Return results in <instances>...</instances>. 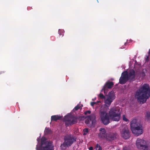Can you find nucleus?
I'll return each mask as SVG.
<instances>
[{"mask_svg": "<svg viewBox=\"0 0 150 150\" xmlns=\"http://www.w3.org/2000/svg\"><path fill=\"white\" fill-rule=\"evenodd\" d=\"M136 97L140 103H143L150 96V90L149 85L144 84L136 92Z\"/></svg>", "mask_w": 150, "mask_h": 150, "instance_id": "obj_1", "label": "nucleus"}, {"mask_svg": "<svg viewBox=\"0 0 150 150\" xmlns=\"http://www.w3.org/2000/svg\"><path fill=\"white\" fill-rule=\"evenodd\" d=\"M85 119L83 116H74L72 115H67L65 117L64 121L66 127L69 126L77 122V120L81 121Z\"/></svg>", "mask_w": 150, "mask_h": 150, "instance_id": "obj_2", "label": "nucleus"}, {"mask_svg": "<svg viewBox=\"0 0 150 150\" xmlns=\"http://www.w3.org/2000/svg\"><path fill=\"white\" fill-rule=\"evenodd\" d=\"M121 110L117 107L112 108L109 112L110 119L115 121H119L121 116Z\"/></svg>", "mask_w": 150, "mask_h": 150, "instance_id": "obj_3", "label": "nucleus"}, {"mask_svg": "<svg viewBox=\"0 0 150 150\" xmlns=\"http://www.w3.org/2000/svg\"><path fill=\"white\" fill-rule=\"evenodd\" d=\"M100 113V117L103 124L105 125H108L110 122L109 115L105 111H101Z\"/></svg>", "mask_w": 150, "mask_h": 150, "instance_id": "obj_4", "label": "nucleus"}, {"mask_svg": "<svg viewBox=\"0 0 150 150\" xmlns=\"http://www.w3.org/2000/svg\"><path fill=\"white\" fill-rule=\"evenodd\" d=\"M64 144L67 146H70L74 142L76 141V139L73 136L69 135L64 137Z\"/></svg>", "mask_w": 150, "mask_h": 150, "instance_id": "obj_5", "label": "nucleus"}, {"mask_svg": "<svg viewBox=\"0 0 150 150\" xmlns=\"http://www.w3.org/2000/svg\"><path fill=\"white\" fill-rule=\"evenodd\" d=\"M145 141L139 138L137 139L136 145L137 148L139 149H142L143 150H147L148 146L145 145Z\"/></svg>", "mask_w": 150, "mask_h": 150, "instance_id": "obj_6", "label": "nucleus"}, {"mask_svg": "<svg viewBox=\"0 0 150 150\" xmlns=\"http://www.w3.org/2000/svg\"><path fill=\"white\" fill-rule=\"evenodd\" d=\"M115 98V95L113 93L112 91L110 92L108 94L107 99L105 101V103L106 105V106L108 107L110 106Z\"/></svg>", "mask_w": 150, "mask_h": 150, "instance_id": "obj_7", "label": "nucleus"}, {"mask_svg": "<svg viewBox=\"0 0 150 150\" xmlns=\"http://www.w3.org/2000/svg\"><path fill=\"white\" fill-rule=\"evenodd\" d=\"M124 71L127 72V76L129 80L132 81L134 80L135 78L136 77V74L134 70L130 69L128 72L127 71Z\"/></svg>", "mask_w": 150, "mask_h": 150, "instance_id": "obj_8", "label": "nucleus"}, {"mask_svg": "<svg viewBox=\"0 0 150 150\" xmlns=\"http://www.w3.org/2000/svg\"><path fill=\"white\" fill-rule=\"evenodd\" d=\"M122 137L125 139H127L130 137V134L129 129L127 127H125L121 132Z\"/></svg>", "mask_w": 150, "mask_h": 150, "instance_id": "obj_9", "label": "nucleus"}, {"mask_svg": "<svg viewBox=\"0 0 150 150\" xmlns=\"http://www.w3.org/2000/svg\"><path fill=\"white\" fill-rule=\"evenodd\" d=\"M131 130L133 133L137 136L143 133L142 127L140 126L132 128Z\"/></svg>", "mask_w": 150, "mask_h": 150, "instance_id": "obj_10", "label": "nucleus"}, {"mask_svg": "<svg viewBox=\"0 0 150 150\" xmlns=\"http://www.w3.org/2000/svg\"><path fill=\"white\" fill-rule=\"evenodd\" d=\"M127 74V72L125 71L122 73L121 76L119 79V83L120 84H124L129 80Z\"/></svg>", "mask_w": 150, "mask_h": 150, "instance_id": "obj_11", "label": "nucleus"}, {"mask_svg": "<svg viewBox=\"0 0 150 150\" xmlns=\"http://www.w3.org/2000/svg\"><path fill=\"white\" fill-rule=\"evenodd\" d=\"M114 84L112 81H107L105 85L103 86V88L102 89L101 91H103L105 93L107 89H110L112 88V86Z\"/></svg>", "mask_w": 150, "mask_h": 150, "instance_id": "obj_12", "label": "nucleus"}, {"mask_svg": "<svg viewBox=\"0 0 150 150\" xmlns=\"http://www.w3.org/2000/svg\"><path fill=\"white\" fill-rule=\"evenodd\" d=\"M100 132L98 134V136L101 138H106L108 139L107 138V134L106 133L105 129L103 128H101L100 129Z\"/></svg>", "mask_w": 150, "mask_h": 150, "instance_id": "obj_13", "label": "nucleus"}, {"mask_svg": "<svg viewBox=\"0 0 150 150\" xmlns=\"http://www.w3.org/2000/svg\"><path fill=\"white\" fill-rule=\"evenodd\" d=\"M145 73L143 71H137L136 72V77L137 78L139 79L141 78L142 79H143L145 78Z\"/></svg>", "mask_w": 150, "mask_h": 150, "instance_id": "obj_14", "label": "nucleus"}, {"mask_svg": "<svg viewBox=\"0 0 150 150\" xmlns=\"http://www.w3.org/2000/svg\"><path fill=\"white\" fill-rule=\"evenodd\" d=\"M140 126V124L137 122V120L136 119H133L131 122L130 126L131 129Z\"/></svg>", "mask_w": 150, "mask_h": 150, "instance_id": "obj_15", "label": "nucleus"}, {"mask_svg": "<svg viewBox=\"0 0 150 150\" xmlns=\"http://www.w3.org/2000/svg\"><path fill=\"white\" fill-rule=\"evenodd\" d=\"M62 117L59 115H54L51 116V122L57 121V120H60Z\"/></svg>", "mask_w": 150, "mask_h": 150, "instance_id": "obj_16", "label": "nucleus"}, {"mask_svg": "<svg viewBox=\"0 0 150 150\" xmlns=\"http://www.w3.org/2000/svg\"><path fill=\"white\" fill-rule=\"evenodd\" d=\"M88 118L90 120V121H91V123L92 125H94L96 123V117L95 115L94 114L91 115H90L88 116Z\"/></svg>", "mask_w": 150, "mask_h": 150, "instance_id": "obj_17", "label": "nucleus"}, {"mask_svg": "<svg viewBox=\"0 0 150 150\" xmlns=\"http://www.w3.org/2000/svg\"><path fill=\"white\" fill-rule=\"evenodd\" d=\"M116 134L114 133H110L108 137L109 138V140H113L116 138Z\"/></svg>", "mask_w": 150, "mask_h": 150, "instance_id": "obj_18", "label": "nucleus"}, {"mask_svg": "<svg viewBox=\"0 0 150 150\" xmlns=\"http://www.w3.org/2000/svg\"><path fill=\"white\" fill-rule=\"evenodd\" d=\"M146 119L147 121L150 120V112H147L146 113Z\"/></svg>", "mask_w": 150, "mask_h": 150, "instance_id": "obj_19", "label": "nucleus"}, {"mask_svg": "<svg viewBox=\"0 0 150 150\" xmlns=\"http://www.w3.org/2000/svg\"><path fill=\"white\" fill-rule=\"evenodd\" d=\"M51 132V130L47 127H46L45 129V133L46 134H48L50 133Z\"/></svg>", "mask_w": 150, "mask_h": 150, "instance_id": "obj_20", "label": "nucleus"}, {"mask_svg": "<svg viewBox=\"0 0 150 150\" xmlns=\"http://www.w3.org/2000/svg\"><path fill=\"white\" fill-rule=\"evenodd\" d=\"M98 148V150H102V148L98 144H97L95 147V148L96 149V150H97V148Z\"/></svg>", "mask_w": 150, "mask_h": 150, "instance_id": "obj_21", "label": "nucleus"}, {"mask_svg": "<svg viewBox=\"0 0 150 150\" xmlns=\"http://www.w3.org/2000/svg\"><path fill=\"white\" fill-rule=\"evenodd\" d=\"M83 135H86L87 133L88 132V129H84L83 130Z\"/></svg>", "mask_w": 150, "mask_h": 150, "instance_id": "obj_22", "label": "nucleus"}, {"mask_svg": "<svg viewBox=\"0 0 150 150\" xmlns=\"http://www.w3.org/2000/svg\"><path fill=\"white\" fill-rule=\"evenodd\" d=\"M80 106L79 105H78L75 107L74 109V110H77L80 108Z\"/></svg>", "mask_w": 150, "mask_h": 150, "instance_id": "obj_23", "label": "nucleus"}, {"mask_svg": "<svg viewBox=\"0 0 150 150\" xmlns=\"http://www.w3.org/2000/svg\"><path fill=\"white\" fill-rule=\"evenodd\" d=\"M90 121H90V120H89V119L88 118V119H87L85 121V123L86 124L88 125V124H89L90 123Z\"/></svg>", "mask_w": 150, "mask_h": 150, "instance_id": "obj_24", "label": "nucleus"}, {"mask_svg": "<svg viewBox=\"0 0 150 150\" xmlns=\"http://www.w3.org/2000/svg\"><path fill=\"white\" fill-rule=\"evenodd\" d=\"M58 33L60 35H62L63 36V31L62 30L59 29L58 30Z\"/></svg>", "mask_w": 150, "mask_h": 150, "instance_id": "obj_25", "label": "nucleus"}, {"mask_svg": "<svg viewBox=\"0 0 150 150\" xmlns=\"http://www.w3.org/2000/svg\"><path fill=\"white\" fill-rule=\"evenodd\" d=\"M99 97L101 99H104L105 98V96H104V95L102 93H100L99 94Z\"/></svg>", "mask_w": 150, "mask_h": 150, "instance_id": "obj_26", "label": "nucleus"}, {"mask_svg": "<svg viewBox=\"0 0 150 150\" xmlns=\"http://www.w3.org/2000/svg\"><path fill=\"white\" fill-rule=\"evenodd\" d=\"M46 141V139L45 138H42L41 140V143L42 145L43 144L45 143V141Z\"/></svg>", "mask_w": 150, "mask_h": 150, "instance_id": "obj_27", "label": "nucleus"}, {"mask_svg": "<svg viewBox=\"0 0 150 150\" xmlns=\"http://www.w3.org/2000/svg\"><path fill=\"white\" fill-rule=\"evenodd\" d=\"M123 120L126 122H127L128 121V119L126 118L125 115H123Z\"/></svg>", "mask_w": 150, "mask_h": 150, "instance_id": "obj_28", "label": "nucleus"}, {"mask_svg": "<svg viewBox=\"0 0 150 150\" xmlns=\"http://www.w3.org/2000/svg\"><path fill=\"white\" fill-rule=\"evenodd\" d=\"M91 113V111L90 110H87L84 112V114L85 115H86L88 114H90Z\"/></svg>", "mask_w": 150, "mask_h": 150, "instance_id": "obj_29", "label": "nucleus"}, {"mask_svg": "<svg viewBox=\"0 0 150 150\" xmlns=\"http://www.w3.org/2000/svg\"><path fill=\"white\" fill-rule=\"evenodd\" d=\"M96 103L95 102H91V106H93L94 105L96 104Z\"/></svg>", "mask_w": 150, "mask_h": 150, "instance_id": "obj_30", "label": "nucleus"}, {"mask_svg": "<svg viewBox=\"0 0 150 150\" xmlns=\"http://www.w3.org/2000/svg\"><path fill=\"white\" fill-rule=\"evenodd\" d=\"M93 148L92 146H90L89 148V150H93Z\"/></svg>", "mask_w": 150, "mask_h": 150, "instance_id": "obj_31", "label": "nucleus"}, {"mask_svg": "<svg viewBox=\"0 0 150 150\" xmlns=\"http://www.w3.org/2000/svg\"><path fill=\"white\" fill-rule=\"evenodd\" d=\"M127 44V42H125V45H126Z\"/></svg>", "mask_w": 150, "mask_h": 150, "instance_id": "obj_32", "label": "nucleus"}, {"mask_svg": "<svg viewBox=\"0 0 150 150\" xmlns=\"http://www.w3.org/2000/svg\"><path fill=\"white\" fill-rule=\"evenodd\" d=\"M150 51H149V52H148V54H150Z\"/></svg>", "mask_w": 150, "mask_h": 150, "instance_id": "obj_33", "label": "nucleus"}, {"mask_svg": "<svg viewBox=\"0 0 150 150\" xmlns=\"http://www.w3.org/2000/svg\"><path fill=\"white\" fill-rule=\"evenodd\" d=\"M149 50V51H150V49Z\"/></svg>", "mask_w": 150, "mask_h": 150, "instance_id": "obj_34", "label": "nucleus"}]
</instances>
